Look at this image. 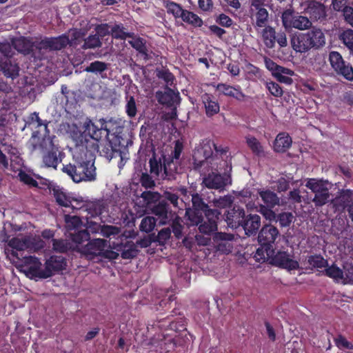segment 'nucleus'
I'll use <instances>...</instances> for the list:
<instances>
[{"instance_id":"1","label":"nucleus","mask_w":353,"mask_h":353,"mask_svg":"<svg viewBox=\"0 0 353 353\" xmlns=\"http://www.w3.org/2000/svg\"><path fill=\"white\" fill-rule=\"evenodd\" d=\"M75 148L73 153L74 163L63 165L62 171L74 182L94 181L97 179L94 165L98 144L80 134L74 138Z\"/></svg>"},{"instance_id":"2","label":"nucleus","mask_w":353,"mask_h":353,"mask_svg":"<svg viewBox=\"0 0 353 353\" xmlns=\"http://www.w3.org/2000/svg\"><path fill=\"white\" fill-rule=\"evenodd\" d=\"M23 263L27 266V272L32 277L38 279H48L55 273L65 269L67 262L62 256L52 255L48 259L42 268V264L35 256H25L23 258Z\"/></svg>"},{"instance_id":"3","label":"nucleus","mask_w":353,"mask_h":353,"mask_svg":"<svg viewBox=\"0 0 353 353\" xmlns=\"http://www.w3.org/2000/svg\"><path fill=\"white\" fill-rule=\"evenodd\" d=\"M292 48L297 52L319 50L325 45V36L321 29L313 27L307 32H299L291 38Z\"/></svg>"},{"instance_id":"4","label":"nucleus","mask_w":353,"mask_h":353,"mask_svg":"<svg viewBox=\"0 0 353 353\" xmlns=\"http://www.w3.org/2000/svg\"><path fill=\"white\" fill-rule=\"evenodd\" d=\"M279 236V231L276 227L272 224L264 225L258 234V242L260 247L256 250L254 258L260 262L272 254L274 245L276 239Z\"/></svg>"},{"instance_id":"5","label":"nucleus","mask_w":353,"mask_h":353,"mask_svg":"<svg viewBox=\"0 0 353 353\" xmlns=\"http://www.w3.org/2000/svg\"><path fill=\"white\" fill-rule=\"evenodd\" d=\"M232 163L225 160H221L217 172H212L203 179V184L208 189L223 190L225 187L231 184Z\"/></svg>"},{"instance_id":"6","label":"nucleus","mask_w":353,"mask_h":353,"mask_svg":"<svg viewBox=\"0 0 353 353\" xmlns=\"http://www.w3.org/2000/svg\"><path fill=\"white\" fill-rule=\"evenodd\" d=\"M221 212L218 210H208L205 214L196 216H190L189 219L192 224L199 226L201 233L210 235L216 233L218 229V220Z\"/></svg>"},{"instance_id":"7","label":"nucleus","mask_w":353,"mask_h":353,"mask_svg":"<svg viewBox=\"0 0 353 353\" xmlns=\"http://www.w3.org/2000/svg\"><path fill=\"white\" fill-rule=\"evenodd\" d=\"M328 184V181L323 179L310 178L306 180L305 187L314 194L312 202L316 207H322L331 201Z\"/></svg>"},{"instance_id":"8","label":"nucleus","mask_w":353,"mask_h":353,"mask_svg":"<svg viewBox=\"0 0 353 353\" xmlns=\"http://www.w3.org/2000/svg\"><path fill=\"white\" fill-rule=\"evenodd\" d=\"M39 41H34L32 38L20 37L12 39L13 48L24 56L30 55L34 61L43 60V54L39 50Z\"/></svg>"},{"instance_id":"9","label":"nucleus","mask_w":353,"mask_h":353,"mask_svg":"<svg viewBox=\"0 0 353 353\" xmlns=\"http://www.w3.org/2000/svg\"><path fill=\"white\" fill-rule=\"evenodd\" d=\"M183 149V143L177 140L174 143V150L170 155L162 154L163 160V179L171 181L175 179L177 174V163L174 160L179 159Z\"/></svg>"},{"instance_id":"10","label":"nucleus","mask_w":353,"mask_h":353,"mask_svg":"<svg viewBox=\"0 0 353 353\" xmlns=\"http://www.w3.org/2000/svg\"><path fill=\"white\" fill-rule=\"evenodd\" d=\"M269 261V263L274 266L288 270V271L296 270L299 268V263L297 261L292 259L288 252L278 251L275 252L273 249L272 254H270L268 258L261 260L260 262Z\"/></svg>"},{"instance_id":"11","label":"nucleus","mask_w":353,"mask_h":353,"mask_svg":"<svg viewBox=\"0 0 353 353\" xmlns=\"http://www.w3.org/2000/svg\"><path fill=\"white\" fill-rule=\"evenodd\" d=\"M329 61L335 72L347 81H353V68L352 65L344 61L341 54L336 51H332L329 54Z\"/></svg>"},{"instance_id":"12","label":"nucleus","mask_w":353,"mask_h":353,"mask_svg":"<svg viewBox=\"0 0 353 353\" xmlns=\"http://www.w3.org/2000/svg\"><path fill=\"white\" fill-rule=\"evenodd\" d=\"M40 147L46 152L43 155V163L46 167L57 169L59 164V148L54 144L52 137H43Z\"/></svg>"},{"instance_id":"13","label":"nucleus","mask_w":353,"mask_h":353,"mask_svg":"<svg viewBox=\"0 0 353 353\" xmlns=\"http://www.w3.org/2000/svg\"><path fill=\"white\" fill-rule=\"evenodd\" d=\"M261 37L265 47L270 49L274 48L276 42L281 48L285 47L288 45L286 34L282 31L276 32L274 28L272 26L264 28L261 32Z\"/></svg>"},{"instance_id":"14","label":"nucleus","mask_w":353,"mask_h":353,"mask_svg":"<svg viewBox=\"0 0 353 353\" xmlns=\"http://www.w3.org/2000/svg\"><path fill=\"white\" fill-rule=\"evenodd\" d=\"M105 247V240L96 239L89 241L85 246L82 247L81 252L87 259L98 262L101 261L102 251Z\"/></svg>"},{"instance_id":"15","label":"nucleus","mask_w":353,"mask_h":353,"mask_svg":"<svg viewBox=\"0 0 353 353\" xmlns=\"http://www.w3.org/2000/svg\"><path fill=\"white\" fill-rule=\"evenodd\" d=\"M69 37L65 34L57 37H46L39 41V50L43 54V59L46 57L47 50H60L69 44Z\"/></svg>"},{"instance_id":"16","label":"nucleus","mask_w":353,"mask_h":353,"mask_svg":"<svg viewBox=\"0 0 353 353\" xmlns=\"http://www.w3.org/2000/svg\"><path fill=\"white\" fill-rule=\"evenodd\" d=\"M125 150L126 147L121 142V137L115 135L104 145L101 150V154L109 160L117 157H120L122 159L123 154Z\"/></svg>"},{"instance_id":"17","label":"nucleus","mask_w":353,"mask_h":353,"mask_svg":"<svg viewBox=\"0 0 353 353\" xmlns=\"http://www.w3.org/2000/svg\"><path fill=\"white\" fill-rule=\"evenodd\" d=\"M305 13L310 21L323 22L327 19V9L325 5L316 0H307L305 4Z\"/></svg>"},{"instance_id":"18","label":"nucleus","mask_w":353,"mask_h":353,"mask_svg":"<svg viewBox=\"0 0 353 353\" xmlns=\"http://www.w3.org/2000/svg\"><path fill=\"white\" fill-rule=\"evenodd\" d=\"M212 147V142L208 141L203 143L199 148L194 151L192 155L194 170H199L212 158L213 154Z\"/></svg>"},{"instance_id":"19","label":"nucleus","mask_w":353,"mask_h":353,"mask_svg":"<svg viewBox=\"0 0 353 353\" xmlns=\"http://www.w3.org/2000/svg\"><path fill=\"white\" fill-rule=\"evenodd\" d=\"M101 123V127H99L97 124L93 123L90 119H87L84 124V132L82 134L86 137L88 139H90V141L96 143L102 137V131L104 130L106 131L107 134L109 133V130L107 128H104V123ZM81 133L79 134L74 135L73 139L74 140V138L79 136Z\"/></svg>"},{"instance_id":"20","label":"nucleus","mask_w":353,"mask_h":353,"mask_svg":"<svg viewBox=\"0 0 353 353\" xmlns=\"http://www.w3.org/2000/svg\"><path fill=\"white\" fill-rule=\"evenodd\" d=\"M261 216L257 214H245L241 227L247 236L256 235L261 225Z\"/></svg>"},{"instance_id":"21","label":"nucleus","mask_w":353,"mask_h":353,"mask_svg":"<svg viewBox=\"0 0 353 353\" xmlns=\"http://www.w3.org/2000/svg\"><path fill=\"white\" fill-rule=\"evenodd\" d=\"M352 201L353 190H341L335 198L331 199V203L335 212H342L350 205Z\"/></svg>"},{"instance_id":"22","label":"nucleus","mask_w":353,"mask_h":353,"mask_svg":"<svg viewBox=\"0 0 353 353\" xmlns=\"http://www.w3.org/2000/svg\"><path fill=\"white\" fill-rule=\"evenodd\" d=\"M245 214V212L243 208L235 205L227 211L225 214V221L230 228L237 229L241 226Z\"/></svg>"},{"instance_id":"23","label":"nucleus","mask_w":353,"mask_h":353,"mask_svg":"<svg viewBox=\"0 0 353 353\" xmlns=\"http://www.w3.org/2000/svg\"><path fill=\"white\" fill-rule=\"evenodd\" d=\"M151 210L152 214L158 216L161 225L168 224L171 221L172 216L174 215L171 210H169V205L164 200L159 201Z\"/></svg>"},{"instance_id":"24","label":"nucleus","mask_w":353,"mask_h":353,"mask_svg":"<svg viewBox=\"0 0 353 353\" xmlns=\"http://www.w3.org/2000/svg\"><path fill=\"white\" fill-rule=\"evenodd\" d=\"M217 89L223 95L234 98L239 101H243L248 97L242 92L240 85L232 86L225 83H219Z\"/></svg>"},{"instance_id":"25","label":"nucleus","mask_w":353,"mask_h":353,"mask_svg":"<svg viewBox=\"0 0 353 353\" xmlns=\"http://www.w3.org/2000/svg\"><path fill=\"white\" fill-rule=\"evenodd\" d=\"M251 20L256 30L268 27L269 22V12L266 8H258V10L252 9Z\"/></svg>"},{"instance_id":"26","label":"nucleus","mask_w":353,"mask_h":353,"mask_svg":"<svg viewBox=\"0 0 353 353\" xmlns=\"http://www.w3.org/2000/svg\"><path fill=\"white\" fill-rule=\"evenodd\" d=\"M233 239V235L225 232H216L213 236L214 243L217 250L223 253H230L232 250L231 245L228 243Z\"/></svg>"},{"instance_id":"27","label":"nucleus","mask_w":353,"mask_h":353,"mask_svg":"<svg viewBox=\"0 0 353 353\" xmlns=\"http://www.w3.org/2000/svg\"><path fill=\"white\" fill-rule=\"evenodd\" d=\"M8 246L12 248L13 250L11 252V255L19 260H21L23 262V258L24 256H19L18 252L23 251L30 247V241L28 238L19 239L17 237H13L11 239L8 243Z\"/></svg>"},{"instance_id":"28","label":"nucleus","mask_w":353,"mask_h":353,"mask_svg":"<svg viewBox=\"0 0 353 353\" xmlns=\"http://www.w3.org/2000/svg\"><path fill=\"white\" fill-rule=\"evenodd\" d=\"M201 100L208 117H212L219 112V103L213 95L204 93L201 95Z\"/></svg>"},{"instance_id":"29","label":"nucleus","mask_w":353,"mask_h":353,"mask_svg":"<svg viewBox=\"0 0 353 353\" xmlns=\"http://www.w3.org/2000/svg\"><path fill=\"white\" fill-rule=\"evenodd\" d=\"M172 339H167L163 334L159 333L150 339L148 345L150 348L154 347L157 352H169L168 347L172 345Z\"/></svg>"},{"instance_id":"30","label":"nucleus","mask_w":353,"mask_h":353,"mask_svg":"<svg viewBox=\"0 0 353 353\" xmlns=\"http://www.w3.org/2000/svg\"><path fill=\"white\" fill-rule=\"evenodd\" d=\"M52 194L55 199L57 204L62 207H72L74 208L75 207L72 205V201H77V199L72 198L69 194L65 192L63 188H60L57 185H54L52 189Z\"/></svg>"},{"instance_id":"31","label":"nucleus","mask_w":353,"mask_h":353,"mask_svg":"<svg viewBox=\"0 0 353 353\" xmlns=\"http://www.w3.org/2000/svg\"><path fill=\"white\" fill-rule=\"evenodd\" d=\"M117 250L121 252V256L123 259H132L139 252L137 245L132 241H126L125 243L118 245Z\"/></svg>"},{"instance_id":"32","label":"nucleus","mask_w":353,"mask_h":353,"mask_svg":"<svg viewBox=\"0 0 353 353\" xmlns=\"http://www.w3.org/2000/svg\"><path fill=\"white\" fill-rule=\"evenodd\" d=\"M192 203L194 211L189 214L190 216H196L201 214L207 213L208 210H214L211 209L207 203H205L200 194L198 193L192 194Z\"/></svg>"},{"instance_id":"33","label":"nucleus","mask_w":353,"mask_h":353,"mask_svg":"<svg viewBox=\"0 0 353 353\" xmlns=\"http://www.w3.org/2000/svg\"><path fill=\"white\" fill-rule=\"evenodd\" d=\"M292 140L285 132L279 133L274 141V150L276 152H285L292 145Z\"/></svg>"},{"instance_id":"34","label":"nucleus","mask_w":353,"mask_h":353,"mask_svg":"<svg viewBox=\"0 0 353 353\" xmlns=\"http://www.w3.org/2000/svg\"><path fill=\"white\" fill-rule=\"evenodd\" d=\"M0 69L7 78L14 79L19 76V67L18 64L12 61L10 59H6L1 62Z\"/></svg>"},{"instance_id":"35","label":"nucleus","mask_w":353,"mask_h":353,"mask_svg":"<svg viewBox=\"0 0 353 353\" xmlns=\"http://www.w3.org/2000/svg\"><path fill=\"white\" fill-rule=\"evenodd\" d=\"M164 92L157 91L156 98L158 102L161 105H165L168 107L174 105L175 93L172 89L166 86Z\"/></svg>"},{"instance_id":"36","label":"nucleus","mask_w":353,"mask_h":353,"mask_svg":"<svg viewBox=\"0 0 353 353\" xmlns=\"http://www.w3.org/2000/svg\"><path fill=\"white\" fill-rule=\"evenodd\" d=\"M259 194L261 199V200L264 203V205H268V207H275L276 205L279 204V198L277 194L270 190H259Z\"/></svg>"},{"instance_id":"37","label":"nucleus","mask_w":353,"mask_h":353,"mask_svg":"<svg viewBox=\"0 0 353 353\" xmlns=\"http://www.w3.org/2000/svg\"><path fill=\"white\" fill-rule=\"evenodd\" d=\"M185 320L184 317L180 318V321L172 320L170 321L169 319L160 321L157 325L159 328L162 329L163 327L165 326L166 323H168L167 327L171 330H174L175 332H181L185 330Z\"/></svg>"},{"instance_id":"38","label":"nucleus","mask_w":353,"mask_h":353,"mask_svg":"<svg viewBox=\"0 0 353 353\" xmlns=\"http://www.w3.org/2000/svg\"><path fill=\"white\" fill-rule=\"evenodd\" d=\"M161 1L168 14H172L176 19L181 18L185 10L183 9L180 4L170 0Z\"/></svg>"},{"instance_id":"39","label":"nucleus","mask_w":353,"mask_h":353,"mask_svg":"<svg viewBox=\"0 0 353 353\" xmlns=\"http://www.w3.org/2000/svg\"><path fill=\"white\" fill-rule=\"evenodd\" d=\"M321 272L323 275L336 281L343 279V270L339 268L335 263L331 265L328 264Z\"/></svg>"},{"instance_id":"40","label":"nucleus","mask_w":353,"mask_h":353,"mask_svg":"<svg viewBox=\"0 0 353 353\" xmlns=\"http://www.w3.org/2000/svg\"><path fill=\"white\" fill-rule=\"evenodd\" d=\"M111 35L117 39L125 40L127 38L134 39V34L133 32H128L123 23L114 24L111 28Z\"/></svg>"},{"instance_id":"41","label":"nucleus","mask_w":353,"mask_h":353,"mask_svg":"<svg viewBox=\"0 0 353 353\" xmlns=\"http://www.w3.org/2000/svg\"><path fill=\"white\" fill-rule=\"evenodd\" d=\"M129 43L143 57L145 60H148L149 59L148 50L144 39L139 37L132 41H130Z\"/></svg>"},{"instance_id":"42","label":"nucleus","mask_w":353,"mask_h":353,"mask_svg":"<svg viewBox=\"0 0 353 353\" xmlns=\"http://www.w3.org/2000/svg\"><path fill=\"white\" fill-rule=\"evenodd\" d=\"M52 249L54 252L59 253H66L68 251L72 250L73 245L67 239H52Z\"/></svg>"},{"instance_id":"43","label":"nucleus","mask_w":353,"mask_h":353,"mask_svg":"<svg viewBox=\"0 0 353 353\" xmlns=\"http://www.w3.org/2000/svg\"><path fill=\"white\" fill-rule=\"evenodd\" d=\"M185 23L192 25L196 28H200L203 26V20L194 12L185 10L181 18Z\"/></svg>"},{"instance_id":"44","label":"nucleus","mask_w":353,"mask_h":353,"mask_svg":"<svg viewBox=\"0 0 353 353\" xmlns=\"http://www.w3.org/2000/svg\"><path fill=\"white\" fill-rule=\"evenodd\" d=\"M307 263L310 265L312 268L321 269L325 268L328 265V261L323 258L321 254H312L307 256Z\"/></svg>"},{"instance_id":"45","label":"nucleus","mask_w":353,"mask_h":353,"mask_svg":"<svg viewBox=\"0 0 353 353\" xmlns=\"http://www.w3.org/2000/svg\"><path fill=\"white\" fill-rule=\"evenodd\" d=\"M150 173L154 176H159L161 172L163 171V160L162 156L157 159L154 155L150 159Z\"/></svg>"},{"instance_id":"46","label":"nucleus","mask_w":353,"mask_h":353,"mask_svg":"<svg viewBox=\"0 0 353 353\" xmlns=\"http://www.w3.org/2000/svg\"><path fill=\"white\" fill-rule=\"evenodd\" d=\"M245 139L248 146L254 154L261 156L263 154V148L256 138L248 136Z\"/></svg>"},{"instance_id":"47","label":"nucleus","mask_w":353,"mask_h":353,"mask_svg":"<svg viewBox=\"0 0 353 353\" xmlns=\"http://www.w3.org/2000/svg\"><path fill=\"white\" fill-rule=\"evenodd\" d=\"M312 26V21L307 17L296 15L292 22V28L298 30H307Z\"/></svg>"},{"instance_id":"48","label":"nucleus","mask_w":353,"mask_h":353,"mask_svg":"<svg viewBox=\"0 0 353 353\" xmlns=\"http://www.w3.org/2000/svg\"><path fill=\"white\" fill-rule=\"evenodd\" d=\"M108 63L100 61H94L90 63L88 66L85 68L87 72H92L94 74H101L108 68Z\"/></svg>"},{"instance_id":"49","label":"nucleus","mask_w":353,"mask_h":353,"mask_svg":"<svg viewBox=\"0 0 353 353\" xmlns=\"http://www.w3.org/2000/svg\"><path fill=\"white\" fill-rule=\"evenodd\" d=\"M342 43L350 50L353 54V30L347 29L344 30L339 36Z\"/></svg>"},{"instance_id":"50","label":"nucleus","mask_w":353,"mask_h":353,"mask_svg":"<svg viewBox=\"0 0 353 353\" xmlns=\"http://www.w3.org/2000/svg\"><path fill=\"white\" fill-rule=\"evenodd\" d=\"M30 119L32 123H37V128H43L44 133L43 137H50V130L48 128V122L46 121H43L39 116V113L34 112L31 114L30 117Z\"/></svg>"},{"instance_id":"51","label":"nucleus","mask_w":353,"mask_h":353,"mask_svg":"<svg viewBox=\"0 0 353 353\" xmlns=\"http://www.w3.org/2000/svg\"><path fill=\"white\" fill-rule=\"evenodd\" d=\"M157 219L153 216H145L144 217L140 223L139 229L142 232H150L153 230L156 225Z\"/></svg>"},{"instance_id":"52","label":"nucleus","mask_w":353,"mask_h":353,"mask_svg":"<svg viewBox=\"0 0 353 353\" xmlns=\"http://www.w3.org/2000/svg\"><path fill=\"white\" fill-rule=\"evenodd\" d=\"M296 15L292 9H286L282 12L281 20L283 26L286 29L292 28V22L295 19Z\"/></svg>"},{"instance_id":"53","label":"nucleus","mask_w":353,"mask_h":353,"mask_svg":"<svg viewBox=\"0 0 353 353\" xmlns=\"http://www.w3.org/2000/svg\"><path fill=\"white\" fill-rule=\"evenodd\" d=\"M71 240L76 244H81L90 239V233L86 230H78L70 234Z\"/></svg>"},{"instance_id":"54","label":"nucleus","mask_w":353,"mask_h":353,"mask_svg":"<svg viewBox=\"0 0 353 353\" xmlns=\"http://www.w3.org/2000/svg\"><path fill=\"white\" fill-rule=\"evenodd\" d=\"M171 236V229L165 228L161 229L157 236H153L154 242H158L159 245H164Z\"/></svg>"},{"instance_id":"55","label":"nucleus","mask_w":353,"mask_h":353,"mask_svg":"<svg viewBox=\"0 0 353 353\" xmlns=\"http://www.w3.org/2000/svg\"><path fill=\"white\" fill-rule=\"evenodd\" d=\"M294 216L291 212H281L276 215V221L279 223V225L282 228L290 226L292 222Z\"/></svg>"},{"instance_id":"56","label":"nucleus","mask_w":353,"mask_h":353,"mask_svg":"<svg viewBox=\"0 0 353 353\" xmlns=\"http://www.w3.org/2000/svg\"><path fill=\"white\" fill-rule=\"evenodd\" d=\"M101 41L97 34L90 35L88 38L84 39L82 48L83 49H91L97 47H101Z\"/></svg>"},{"instance_id":"57","label":"nucleus","mask_w":353,"mask_h":353,"mask_svg":"<svg viewBox=\"0 0 353 353\" xmlns=\"http://www.w3.org/2000/svg\"><path fill=\"white\" fill-rule=\"evenodd\" d=\"M18 177L22 183L28 185L30 188L39 187V182H37L32 176L26 173L23 170H20L18 174Z\"/></svg>"},{"instance_id":"58","label":"nucleus","mask_w":353,"mask_h":353,"mask_svg":"<svg viewBox=\"0 0 353 353\" xmlns=\"http://www.w3.org/2000/svg\"><path fill=\"white\" fill-rule=\"evenodd\" d=\"M141 197L147 205H150L159 201L161 194L158 192L144 191L141 193Z\"/></svg>"},{"instance_id":"59","label":"nucleus","mask_w":353,"mask_h":353,"mask_svg":"<svg viewBox=\"0 0 353 353\" xmlns=\"http://www.w3.org/2000/svg\"><path fill=\"white\" fill-rule=\"evenodd\" d=\"M157 77L163 80L168 85H172L175 79L174 74L168 69L157 70Z\"/></svg>"},{"instance_id":"60","label":"nucleus","mask_w":353,"mask_h":353,"mask_svg":"<svg viewBox=\"0 0 353 353\" xmlns=\"http://www.w3.org/2000/svg\"><path fill=\"white\" fill-rule=\"evenodd\" d=\"M172 230L174 236L177 239H180L182 236L183 225L181 224V219L178 215H175L174 218H172Z\"/></svg>"},{"instance_id":"61","label":"nucleus","mask_w":353,"mask_h":353,"mask_svg":"<svg viewBox=\"0 0 353 353\" xmlns=\"http://www.w3.org/2000/svg\"><path fill=\"white\" fill-rule=\"evenodd\" d=\"M140 183L145 189H153L156 186L152 174L147 172H143L140 177Z\"/></svg>"},{"instance_id":"62","label":"nucleus","mask_w":353,"mask_h":353,"mask_svg":"<svg viewBox=\"0 0 353 353\" xmlns=\"http://www.w3.org/2000/svg\"><path fill=\"white\" fill-rule=\"evenodd\" d=\"M266 88L272 95L276 97H281L283 91L280 85L276 82L270 81L266 83Z\"/></svg>"},{"instance_id":"63","label":"nucleus","mask_w":353,"mask_h":353,"mask_svg":"<svg viewBox=\"0 0 353 353\" xmlns=\"http://www.w3.org/2000/svg\"><path fill=\"white\" fill-rule=\"evenodd\" d=\"M125 112L130 118H133L137 112V105L134 97L131 96L125 105Z\"/></svg>"},{"instance_id":"64","label":"nucleus","mask_w":353,"mask_h":353,"mask_svg":"<svg viewBox=\"0 0 353 353\" xmlns=\"http://www.w3.org/2000/svg\"><path fill=\"white\" fill-rule=\"evenodd\" d=\"M334 343L339 349L353 350V344L348 341L342 334L334 339Z\"/></svg>"}]
</instances>
